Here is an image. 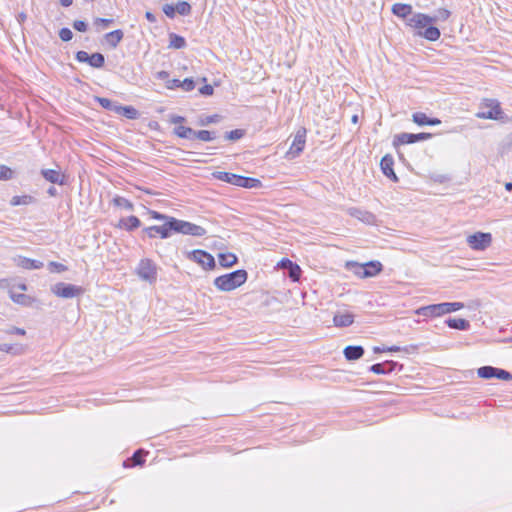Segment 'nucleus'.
Masks as SVG:
<instances>
[{
    "label": "nucleus",
    "mask_w": 512,
    "mask_h": 512,
    "mask_svg": "<svg viewBox=\"0 0 512 512\" xmlns=\"http://www.w3.org/2000/svg\"><path fill=\"white\" fill-rule=\"evenodd\" d=\"M393 166H394V159H393L392 155L386 154L385 156L382 157V159L380 161V167H381L382 173L387 178H389L391 181L398 182L399 179L394 172Z\"/></svg>",
    "instance_id": "18"
},
{
    "label": "nucleus",
    "mask_w": 512,
    "mask_h": 512,
    "mask_svg": "<svg viewBox=\"0 0 512 512\" xmlns=\"http://www.w3.org/2000/svg\"><path fill=\"white\" fill-rule=\"evenodd\" d=\"M112 204L115 207L123 208V209H125L127 211H133L134 210L133 203L130 200H128L127 198L119 196V195L115 196L112 199Z\"/></svg>",
    "instance_id": "34"
},
{
    "label": "nucleus",
    "mask_w": 512,
    "mask_h": 512,
    "mask_svg": "<svg viewBox=\"0 0 512 512\" xmlns=\"http://www.w3.org/2000/svg\"><path fill=\"white\" fill-rule=\"evenodd\" d=\"M288 275L292 281H298L301 277V268L293 263L291 260H287Z\"/></svg>",
    "instance_id": "35"
},
{
    "label": "nucleus",
    "mask_w": 512,
    "mask_h": 512,
    "mask_svg": "<svg viewBox=\"0 0 512 512\" xmlns=\"http://www.w3.org/2000/svg\"><path fill=\"white\" fill-rule=\"evenodd\" d=\"M195 86H196V83L195 81L193 80V78H185L184 80H182L181 82V88L184 90V91H192L195 89Z\"/></svg>",
    "instance_id": "46"
},
{
    "label": "nucleus",
    "mask_w": 512,
    "mask_h": 512,
    "mask_svg": "<svg viewBox=\"0 0 512 512\" xmlns=\"http://www.w3.org/2000/svg\"><path fill=\"white\" fill-rule=\"evenodd\" d=\"M486 107L489 108L487 111L477 113L478 118L492 120H499L502 118L503 111L498 101L492 99L486 100Z\"/></svg>",
    "instance_id": "15"
},
{
    "label": "nucleus",
    "mask_w": 512,
    "mask_h": 512,
    "mask_svg": "<svg viewBox=\"0 0 512 512\" xmlns=\"http://www.w3.org/2000/svg\"><path fill=\"white\" fill-rule=\"evenodd\" d=\"M15 264L25 270H36L43 268L42 261L30 259L24 256H18L14 259Z\"/></svg>",
    "instance_id": "20"
},
{
    "label": "nucleus",
    "mask_w": 512,
    "mask_h": 512,
    "mask_svg": "<svg viewBox=\"0 0 512 512\" xmlns=\"http://www.w3.org/2000/svg\"><path fill=\"white\" fill-rule=\"evenodd\" d=\"M9 296L14 303L29 306L32 303V298L29 295L23 293H15L14 291H9Z\"/></svg>",
    "instance_id": "32"
},
{
    "label": "nucleus",
    "mask_w": 512,
    "mask_h": 512,
    "mask_svg": "<svg viewBox=\"0 0 512 512\" xmlns=\"http://www.w3.org/2000/svg\"><path fill=\"white\" fill-rule=\"evenodd\" d=\"M114 22L113 19L108 18H96L95 19V25H101L103 28H107Z\"/></svg>",
    "instance_id": "53"
},
{
    "label": "nucleus",
    "mask_w": 512,
    "mask_h": 512,
    "mask_svg": "<svg viewBox=\"0 0 512 512\" xmlns=\"http://www.w3.org/2000/svg\"><path fill=\"white\" fill-rule=\"evenodd\" d=\"M217 137V134L215 131H209V130H199L197 131V139L209 142L215 140Z\"/></svg>",
    "instance_id": "39"
},
{
    "label": "nucleus",
    "mask_w": 512,
    "mask_h": 512,
    "mask_svg": "<svg viewBox=\"0 0 512 512\" xmlns=\"http://www.w3.org/2000/svg\"><path fill=\"white\" fill-rule=\"evenodd\" d=\"M145 452L142 449L136 450L131 459L129 461H132V464L130 466H138L143 465L145 462Z\"/></svg>",
    "instance_id": "37"
},
{
    "label": "nucleus",
    "mask_w": 512,
    "mask_h": 512,
    "mask_svg": "<svg viewBox=\"0 0 512 512\" xmlns=\"http://www.w3.org/2000/svg\"><path fill=\"white\" fill-rule=\"evenodd\" d=\"M477 374L483 379L497 378L504 381L512 380V374L509 371L488 365L478 368Z\"/></svg>",
    "instance_id": "9"
},
{
    "label": "nucleus",
    "mask_w": 512,
    "mask_h": 512,
    "mask_svg": "<svg viewBox=\"0 0 512 512\" xmlns=\"http://www.w3.org/2000/svg\"><path fill=\"white\" fill-rule=\"evenodd\" d=\"M148 215L151 219L162 221L163 223L170 222L174 219L173 216H169L167 214L160 213L155 210H148Z\"/></svg>",
    "instance_id": "40"
},
{
    "label": "nucleus",
    "mask_w": 512,
    "mask_h": 512,
    "mask_svg": "<svg viewBox=\"0 0 512 512\" xmlns=\"http://www.w3.org/2000/svg\"><path fill=\"white\" fill-rule=\"evenodd\" d=\"M354 322V315L352 313L336 314L333 318V323L336 327H349Z\"/></svg>",
    "instance_id": "27"
},
{
    "label": "nucleus",
    "mask_w": 512,
    "mask_h": 512,
    "mask_svg": "<svg viewBox=\"0 0 512 512\" xmlns=\"http://www.w3.org/2000/svg\"><path fill=\"white\" fill-rule=\"evenodd\" d=\"M186 135L187 136L184 137L183 139H189V140L197 139V131L193 130L190 127L188 128Z\"/></svg>",
    "instance_id": "57"
},
{
    "label": "nucleus",
    "mask_w": 512,
    "mask_h": 512,
    "mask_svg": "<svg viewBox=\"0 0 512 512\" xmlns=\"http://www.w3.org/2000/svg\"><path fill=\"white\" fill-rule=\"evenodd\" d=\"M188 128L189 127H186L183 125H178L174 128L173 133L175 135H177L179 138H184L187 136L186 133H187Z\"/></svg>",
    "instance_id": "51"
},
{
    "label": "nucleus",
    "mask_w": 512,
    "mask_h": 512,
    "mask_svg": "<svg viewBox=\"0 0 512 512\" xmlns=\"http://www.w3.org/2000/svg\"><path fill=\"white\" fill-rule=\"evenodd\" d=\"M37 199L32 195L13 196L10 200L11 206L29 205L36 203Z\"/></svg>",
    "instance_id": "29"
},
{
    "label": "nucleus",
    "mask_w": 512,
    "mask_h": 512,
    "mask_svg": "<svg viewBox=\"0 0 512 512\" xmlns=\"http://www.w3.org/2000/svg\"><path fill=\"white\" fill-rule=\"evenodd\" d=\"M218 121V115H211L208 116L205 120H201V125H207L210 123H215Z\"/></svg>",
    "instance_id": "56"
},
{
    "label": "nucleus",
    "mask_w": 512,
    "mask_h": 512,
    "mask_svg": "<svg viewBox=\"0 0 512 512\" xmlns=\"http://www.w3.org/2000/svg\"><path fill=\"white\" fill-rule=\"evenodd\" d=\"M245 130L244 129H235L231 130L225 133L224 137L227 140L230 141H237L245 136Z\"/></svg>",
    "instance_id": "42"
},
{
    "label": "nucleus",
    "mask_w": 512,
    "mask_h": 512,
    "mask_svg": "<svg viewBox=\"0 0 512 512\" xmlns=\"http://www.w3.org/2000/svg\"><path fill=\"white\" fill-rule=\"evenodd\" d=\"M214 177L217 180L238 186L243 188H260L262 187V182L257 178L246 177L242 175H237L230 172L219 171L214 173Z\"/></svg>",
    "instance_id": "4"
},
{
    "label": "nucleus",
    "mask_w": 512,
    "mask_h": 512,
    "mask_svg": "<svg viewBox=\"0 0 512 512\" xmlns=\"http://www.w3.org/2000/svg\"><path fill=\"white\" fill-rule=\"evenodd\" d=\"M141 226V221L137 216L131 215L121 218L117 225L118 228L124 229L127 232H133Z\"/></svg>",
    "instance_id": "21"
},
{
    "label": "nucleus",
    "mask_w": 512,
    "mask_h": 512,
    "mask_svg": "<svg viewBox=\"0 0 512 512\" xmlns=\"http://www.w3.org/2000/svg\"><path fill=\"white\" fill-rule=\"evenodd\" d=\"M145 18L150 22V23H155L156 22V16L150 12V11H147L145 13Z\"/></svg>",
    "instance_id": "60"
},
{
    "label": "nucleus",
    "mask_w": 512,
    "mask_h": 512,
    "mask_svg": "<svg viewBox=\"0 0 512 512\" xmlns=\"http://www.w3.org/2000/svg\"><path fill=\"white\" fill-rule=\"evenodd\" d=\"M505 189H506L507 191L511 192V191H512V182H507V183L505 184Z\"/></svg>",
    "instance_id": "64"
},
{
    "label": "nucleus",
    "mask_w": 512,
    "mask_h": 512,
    "mask_svg": "<svg viewBox=\"0 0 512 512\" xmlns=\"http://www.w3.org/2000/svg\"><path fill=\"white\" fill-rule=\"evenodd\" d=\"M501 150L502 152L512 151V132L509 133L503 140Z\"/></svg>",
    "instance_id": "47"
},
{
    "label": "nucleus",
    "mask_w": 512,
    "mask_h": 512,
    "mask_svg": "<svg viewBox=\"0 0 512 512\" xmlns=\"http://www.w3.org/2000/svg\"><path fill=\"white\" fill-rule=\"evenodd\" d=\"M247 279V271L245 269H238L216 277L214 279V285L218 290L228 292L243 285Z\"/></svg>",
    "instance_id": "2"
},
{
    "label": "nucleus",
    "mask_w": 512,
    "mask_h": 512,
    "mask_svg": "<svg viewBox=\"0 0 512 512\" xmlns=\"http://www.w3.org/2000/svg\"><path fill=\"white\" fill-rule=\"evenodd\" d=\"M412 120L414 123H416L419 126H424V125L435 126V125H439L441 123L440 119L428 117L423 112L413 113Z\"/></svg>",
    "instance_id": "23"
},
{
    "label": "nucleus",
    "mask_w": 512,
    "mask_h": 512,
    "mask_svg": "<svg viewBox=\"0 0 512 512\" xmlns=\"http://www.w3.org/2000/svg\"><path fill=\"white\" fill-rule=\"evenodd\" d=\"M13 170L6 165H0V180H10L13 178Z\"/></svg>",
    "instance_id": "44"
},
{
    "label": "nucleus",
    "mask_w": 512,
    "mask_h": 512,
    "mask_svg": "<svg viewBox=\"0 0 512 512\" xmlns=\"http://www.w3.org/2000/svg\"><path fill=\"white\" fill-rule=\"evenodd\" d=\"M364 348L360 345H349L345 347L343 353L348 361H355L364 355Z\"/></svg>",
    "instance_id": "24"
},
{
    "label": "nucleus",
    "mask_w": 512,
    "mask_h": 512,
    "mask_svg": "<svg viewBox=\"0 0 512 512\" xmlns=\"http://www.w3.org/2000/svg\"><path fill=\"white\" fill-rule=\"evenodd\" d=\"M176 13L187 16L191 13L192 7L191 5L186 1H180L175 5Z\"/></svg>",
    "instance_id": "41"
},
{
    "label": "nucleus",
    "mask_w": 512,
    "mask_h": 512,
    "mask_svg": "<svg viewBox=\"0 0 512 512\" xmlns=\"http://www.w3.org/2000/svg\"><path fill=\"white\" fill-rule=\"evenodd\" d=\"M391 11L395 16L401 19H406L409 15L412 14L413 8L410 4L395 3L393 4Z\"/></svg>",
    "instance_id": "25"
},
{
    "label": "nucleus",
    "mask_w": 512,
    "mask_h": 512,
    "mask_svg": "<svg viewBox=\"0 0 512 512\" xmlns=\"http://www.w3.org/2000/svg\"><path fill=\"white\" fill-rule=\"evenodd\" d=\"M124 37V32L121 29H116L114 31L108 32L104 35V39L106 43L111 48H116L118 44L122 41Z\"/></svg>",
    "instance_id": "26"
},
{
    "label": "nucleus",
    "mask_w": 512,
    "mask_h": 512,
    "mask_svg": "<svg viewBox=\"0 0 512 512\" xmlns=\"http://www.w3.org/2000/svg\"><path fill=\"white\" fill-rule=\"evenodd\" d=\"M365 269L362 272V278H370L378 275L383 270V265L380 261L372 260L364 263Z\"/></svg>",
    "instance_id": "22"
},
{
    "label": "nucleus",
    "mask_w": 512,
    "mask_h": 512,
    "mask_svg": "<svg viewBox=\"0 0 512 512\" xmlns=\"http://www.w3.org/2000/svg\"><path fill=\"white\" fill-rule=\"evenodd\" d=\"M169 228L171 229V235L173 233H179L183 235L202 237L207 233L206 229L202 226L175 217L170 221Z\"/></svg>",
    "instance_id": "5"
},
{
    "label": "nucleus",
    "mask_w": 512,
    "mask_h": 512,
    "mask_svg": "<svg viewBox=\"0 0 512 512\" xmlns=\"http://www.w3.org/2000/svg\"><path fill=\"white\" fill-rule=\"evenodd\" d=\"M96 101L101 105L102 108L109 111H113L115 113L117 112V107L119 104L114 103L110 99L104 97H97Z\"/></svg>",
    "instance_id": "36"
},
{
    "label": "nucleus",
    "mask_w": 512,
    "mask_h": 512,
    "mask_svg": "<svg viewBox=\"0 0 512 512\" xmlns=\"http://www.w3.org/2000/svg\"><path fill=\"white\" fill-rule=\"evenodd\" d=\"M432 137L431 133H407L402 132L399 134H396L393 139V145L394 147H398L400 145H407V144H413L420 141L428 140Z\"/></svg>",
    "instance_id": "8"
},
{
    "label": "nucleus",
    "mask_w": 512,
    "mask_h": 512,
    "mask_svg": "<svg viewBox=\"0 0 512 512\" xmlns=\"http://www.w3.org/2000/svg\"><path fill=\"white\" fill-rule=\"evenodd\" d=\"M75 59L80 63H87L92 68H102L105 64V57L100 52L88 54L86 51L80 50L76 52Z\"/></svg>",
    "instance_id": "10"
},
{
    "label": "nucleus",
    "mask_w": 512,
    "mask_h": 512,
    "mask_svg": "<svg viewBox=\"0 0 512 512\" xmlns=\"http://www.w3.org/2000/svg\"><path fill=\"white\" fill-rule=\"evenodd\" d=\"M47 193L50 195V196H56L57 194V190L55 187L51 186L48 188L47 190Z\"/></svg>",
    "instance_id": "63"
},
{
    "label": "nucleus",
    "mask_w": 512,
    "mask_h": 512,
    "mask_svg": "<svg viewBox=\"0 0 512 512\" xmlns=\"http://www.w3.org/2000/svg\"><path fill=\"white\" fill-rule=\"evenodd\" d=\"M59 37L63 42H68L73 38V33L69 28L63 27L59 30Z\"/></svg>",
    "instance_id": "45"
},
{
    "label": "nucleus",
    "mask_w": 512,
    "mask_h": 512,
    "mask_svg": "<svg viewBox=\"0 0 512 512\" xmlns=\"http://www.w3.org/2000/svg\"><path fill=\"white\" fill-rule=\"evenodd\" d=\"M463 307L462 302H443L420 307L416 310V314L423 317H438L458 311Z\"/></svg>",
    "instance_id": "3"
},
{
    "label": "nucleus",
    "mask_w": 512,
    "mask_h": 512,
    "mask_svg": "<svg viewBox=\"0 0 512 512\" xmlns=\"http://www.w3.org/2000/svg\"><path fill=\"white\" fill-rule=\"evenodd\" d=\"M306 129L301 127L298 129L294 136V140L290 146L289 151L287 152V156L290 159H293L300 155V153L304 150L305 142H306Z\"/></svg>",
    "instance_id": "14"
},
{
    "label": "nucleus",
    "mask_w": 512,
    "mask_h": 512,
    "mask_svg": "<svg viewBox=\"0 0 512 512\" xmlns=\"http://www.w3.org/2000/svg\"><path fill=\"white\" fill-rule=\"evenodd\" d=\"M346 268L353 272L354 275L362 278L363 269H365L364 264H360L354 261H349L346 263Z\"/></svg>",
    "instance_id": "38"
},
{
    "label": "nucleus",
    "mask_w": 512,
    "mask_h": 512,
    "mask_svg": "<svg viewBox=\"0 0 512 512\" xmlns=\"http://www.w3.org/2000/svg\"><path fill=\"white\" fill-rule=\"evenodd\" d=\"M346 213L367 225H375L377 222L376 216L372 212L358 207H349L346 209Z\"/></svg>",
    "instance_id": "16"
},
{
    "label": "nucleus",
    "mask_w": 512,
    "mask_h": 512,
    "mask_svg": "<svg viewBox=\"0 0 512 512\" xmlns=\"http://www.w3.org/2000/svg\"><path fill=\"white\" fill-rule=\"evenodd\" d=\"M41 176L52 184L65 185L67 180L65 174L54 169H41Z\"/></svg>",
    "instance_id": "19"
},
{
    "label": "nucleus",
    "mask_w": 512,
    "mask_h": 512,
    "mask_svg": "<svg viewBox=\"0 0 512 512\" xmlns=\"http://www.w3.org/2000/svg\"><path fill=\"white\" fill-rule=\"evenodd\" d=\"M214 92V89L211 85L209 84H206L204 86H202L200 89H199V93L204 95V96H211Z\"/></svg>",
    "instance_id": "54"
},
{
    "label": "nucleus",
    "mask_w": 512,
    "mask_h": 512,
    "mask_svg": "<svg viewBox=\"0 0 512 512\" xmlns=\"http://www.w3.org/2000/svg\"><path fill=\"white\" fill-rule=\"evenodd\" d=\"M186 119L183 117V116H179V115H173L171 116L170 118V122L173 123V124H181L185 121Z\"/></svg>",
    "instance_id": "58"
},
{
    "label": "nucleus",
    "mask_w": 512,
    "mask_h": 512,
    "mask_svg": "<svg viewBox=\"0 0 512 512\" xmlns=\"http://www.w3.org/2000/svg\"><path fill=\"white\" fill-rule=\"evenodd\" d=\"M186 45L187 43L184 37L176 33L169 34V47L174 49H183L186 47Z\"/></svg>",
    "instance_id": "33"
},
{
    "label": "nucleus",
    "mask_w": 512,
    "mask_h": 512,
    "mask_svg": "<svg viewBox=\"0 0 512 512\" xmlns=\"http://www.w3.org/2000/svg\"><path fill=\"white\" fill-rule=\"evenodd\" d=\"M187 258L198 263L204 269H213L216 265L214 257L210 253L201 249L187 252Z\"/></svg>",
    "instance_id": "11"
},
{
    "label": "nucleus",
    "mask_w": 512,
    "mask_h": 512,
    "mask_svg": "<svg viewBox=\"0 0 512 512\" xmlns=\"http://www.w3.org/2000/svg\"><path fill=\"white\" fill-rule=\"evenodd\" d=\"M445 323L449 328L461 331H467L470 328V322L463 318H448Z\"/></svg>",
    "instance_id": "28"
},
{
    "label": "nucleus",
    "mask_w": 512,
    "mask_h": 512,
    "mask_svg": "<svg viewBox=\"0 0 512 512\" xmlns=\"http://www.w3.org/2000/svg\"><path fill=\"white\" fill-rule=\"evenodd\" d=\"M451 13L446 8H440L437 10L435 16H430L425 13H414L412 17L407 20V25L418 29L417 35L431 42L437 41L440 36V30L434 26L438 21H446L450 17Z\"/></svg>",
    "instance_id": "1"
},
{
    "label": "nucleus",
    "mask_w": 512,
    "mask_h": 512,
    "mask_svg": "<svg viewBox=\"0 0 512 512\" xmlns=\"http://www.w3.org/2000/svg\"><path fill=\"white\" fill-rule=\"evenodd\" d=\"M181 80L179 79H169L167 82H166V88L167 89H176V88H181Z\"/></svg>",
    "instance_id": "52"
},
{
    "label": "nucleus",
    "mask_w": 512,
    "mask_h": 512,
    "mask_svg": "<svg viewBox=\"0 0 512 512\" xmlns=\"http://www.w3.org/2000/svg\"><path fill=\"white\" fill-rule=\"evenodd\" d=\"M416 349V346H405V347H399V346H390L386 348L387 352H398V351H404L406 353H409L410 350Z\"/></svg>",
    "instance_id": "49"
},
{
    "label": "nucleus",
    "mask_w": 512,
    "mask_h": 512,
    "mask_svg": "<svg viewBox=\"0 0 512 512\" xmlns=\"http://www.w3.org/2000/svg\"><path fill=\"white\" fill-rule=\"evenodd\" d=\"M51 291L57 297L70 299L81 296L84 293V288L70 283L58 282L51 287Z\"/></svg>",
    "instance_id": "6"
},
{
    "label": "nucleus",
    "mask_w": 512,
    "mask_h": 512,
    "mask_svg": "<svg viewBox=\"0 0 512 512\" xmlns=\"http://www.w3.org/2000/svg\"><path fill=\"white\" fill-rule=\"evenodd\" d=\"M492 235L490 233L476 232L467 237V243L473 250L483 251L490 246Z\"/></svg>",
    "instance_id": "12"
},
{
    "label": "nucleus",
    "mask_w": 512,
    "mask_h": 512,
    "mask_svg": "<svg viewBox=\"0 0 512 512\" xmlns=\"http://www.w3.org/2000/svg\"><path fill=\"white\" fill-rule=\"evenodd\" d=\"M164 14L170 18L173 19L176 15V9L175 6L172 4H165L162 8Z\"/></svg>",
    "instance_id": "48"
},
{
    "label": "nucleus",
    "mask_w": 512,
    "mask_h": 512,
    "mask_svg": "<svg viewBox=\"0 0 512 512\" xmlns=\"http://www.w3.org/2000/svg\"><path fill=\"white\" fill-rule=\"evenodd\" d=\"M170 222L161 225H151L144 227L141 230L140 238L145 241L146 239H167L171 236V229L169 228Z\"/></svg>",
    "instance_id": "7"
},
{
    "label": "nucleus",
    "mask_w": 512,
    "mask_h": 512,
    "mask_svg": "<svg viewBox=\"0 0 512 512\" xmlns=\"http://www.w3.org/2000/svg\"><path fill=\"white\" fill-rule=\"evenodd\" d=\"M12 348L13 347L10 344H0V351L9 353L11 352Z\"/></svg>",
    "instance_id": "61"
},
{
    "label": "nucleus",
    "mask_w": 512,
    "mask_h": 512,
    "mask_svg": "<svg viewBox=\"0 0 512 512\" xmlns=\"http://www.w3.org/2000/svg\"><path fill=\"white\" fill-rule=\"evenodd\" d=\"M156 78L167 82L169 80V72H167L165 70L158 71L156 73Z\"/></svg>",
    "instance_id": "55"
},
{
    "label": "nucleus",
    "mask_w": 512,
    "mask_h": 512,
    "mask_svg": "<svg viewBox=\"0 0 512 512\" xmlns=\"http://www.w3.org/2000/svg\"><path fill=\"white\" fill-rule=\"evenodd\" d=\"M9 333L11 334H17V335H25L26 334V331L22 328H18V327H13Z\"/></svg>",
    "instance_id": "59"
},
{
    "label": "nucleus",
    "mask_w": 512,
    "mask_h": 512,
    "mask_svg": "<svg viewBox=\"0 0 512 512\" xmlns=\"http://www.w3.org/2000/svg\"><path fill=\"white\" fill-rule=\"evenodd\" d=\"M72 3H73V0H60V4L63 7H69L72 5Z\"/></svg>",
    "instance_id": "62"
},
{
    "label": "nucleus",
    "mask_w": 512,
    "mask_h": 512,
    "mask_svg": "<svg viewBox=\"0 0 512 512\" xmlns=\"http://www.w3.org/2000/svg\"><path fill=\"white\" fill-rule=\"evenodd\" d=\"M137 274L141 279L152 283L157 278L156 265L150 259H142L137 267Z\"/></svg>",
    "instance_id": "13"
},
{
    "label": "nucleus",
    "mask_w": 512,
    "mask_h": 512,
    "mask_svg": "<svg viewBox=\"0 0 512 512\" xmlns=\"http://www.w3.org/2000/svg\"><path fill=\"white\" fill-rule=\"evenodd\" d=\"M73 28L76 30V31H79V32H86L87 29H88V24L87 22L83 21V20H75L73 22Z\"/></svg>",
    "instance_id": "50"
},
{
    "label": "nucleus",
    "mask_w": 512,
    "mask_h": 512,
    "mask_svg": "<svg viewBox=\"0 0 512 512\" xmlns=\"http://www.w3.org/2000/svg\"><path fill=\"white\" fill-rule=\"evenodd\" d=\"M218 259L219 264L225 268L232 267L238 261L237 256L233 253H220Z\"/></svg>",
    "instance_id": "30"
},
{
    "label": "nucleus",
    "mask_w": 512,
    "mask_h": 512,
    "mask_svg": "<svg viewBox=\"0 0 512 512\" xmlns=\"http://www.w3.org/2000/svg\"><path fill=\"white\" fill-rule=\"evenodd\" d=\"M48 269L50 272L54 273H61L68 270L67 266H65L62 263L51 261L48 263Z\"/></svg>",
    "instance_id": "43"
},
{
    "label": "nucleus",
    "mask_w": 512,
    "mask_h": 512,
    "mask_svg": "<svg viewBox=\"0 0 512 512\" xmlns=\"http://www.w3.org/2000/svg\"><path fill=\"white\" fill-rule=\"evenodd\" d=\"M396 368L401 370L403 365L393 360H386L382 363L371 365L369 367V371L379 375H388L392 373Z\"/></svg>",
    "instance_id": "17"
},
{
    "label": "nucleus",
    "mask_w": 512,
    "mask_h": 512,
    "mask_svg": "<svg viewBox=\"0 0 512 512\" xmlns=\"http://www.w3.org/2000/svg\"><path fill=\"white\" fill-rule=\"evenodd\" d=\"M116 113L131 120H134L139 116L138 110L133 106L118 105Z\"/></svg>",
    "instance_id": "31"
}]
</instances>
